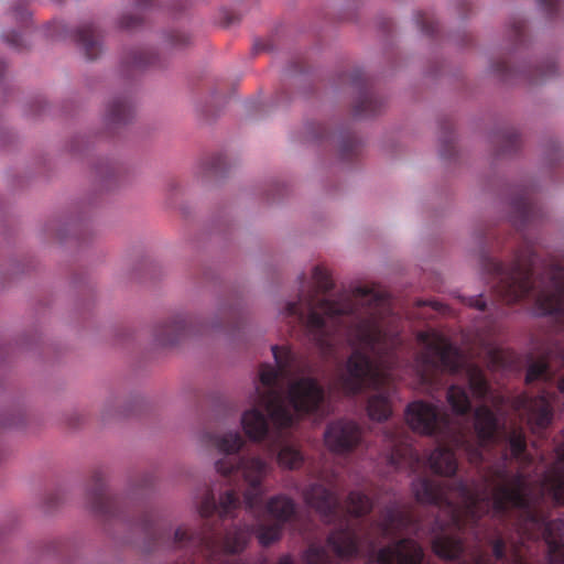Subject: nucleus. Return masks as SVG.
I'll return each mask as SVG.
<instances>
[{
	"label": "nucleus",
	"mask_w": 564,
	"mask_h": 564,
	"mask_svg": "<svg viewBox=\"0 0 564 564\" xmlns=\"http://www.w3.org/2000/svg\"><path fill=\"white\" fill-rule=\"evenodd\" d=\"M405 421L414 432L423 435H446L452 432L447 416L438 406L422 400L408 405Z\"/></svg>",
	"instance_id": "obj_6"
},
{
	"label": "nucleus",
	"mask_w": 564,
	"mask_h": 564,
	"mask_svg": "<svg viewBox=\"0 0 564 564\" xmlns=\"http://www.w3.org/2000/svg\"><path fill=\"white\" fill-rule=\"evenodd\" d=\"M558 389H560V392L563 394L564 397V377L560 380L558 382Z\"/></svg>",
	"instance_id": "obj_35"
},
{
	"label": "nucleus",
	"mask_w": 564,
	"mask_h": 564,
	"mask_svg": "<svg viewBox=\"0 0 564 564\" xmlns=\"http://www.w3.org/2000/svg\"><path fill=\"white\" fill-rule=\"evenodd\" d=\"M278 564H292V561L289 557H283Z\"/></svg>",
	"instance_id": "obj_36"
},
{
	"label": "nucleus",
	"mask_w": 564,
	"mask_h": 564,
	"mask_svg": "<svg viewBox=\"0 0 564 564\" xmlns=\"http://www.w3.org/2000/svg\"><path fill=\"white\" fill-rule=\"evenodd\" d=\"M475 305H477L479 308H482L484 307V304L481 303L480 300H476L475 301Z\"/></svg>",
	"instance_id": "obj_38"
},
{
	"label": "nucleus",
	"mask_w": 564,
	"mask_h": 564,
	"mask_svg": "<svg viewBox=\"0 0 564 564\" xmlns=\"http://www.w3.org/2000/svg\"><path fill=\"white\" fill-rule=\"evenodd\" d=\"M429 467L438 475H453L457 468L454 454L442 446L435 448L427 458Z\"/></svg>",
	"instance_id": "obj_13"
},
{
	"label": "nucleus",
	"mask_w": 564,
	"mask_h": 564,
	"mask_svg": "<svg viewBox=\"0 0 564 564\" xmlns=\"http://www.w3.org/2000/svg\"><path fill=\"white\" fill-rule=\"evenodd\" d=\"M294 512L293 502L286 497L272 498L267 506V516L274 520L272 525H260L257 529V538L262 545H269L280 535V523L289 520Z\"/></svg>",
	"instance_id": "obj_8"
},
{
	"label": "nucleus",
	"mask_w": 564,
	"mask_h": 564,
	"mask_svg": "<svg viewBox=\"0 0 564 564\" xmlns=\"http://www.w3.org/2000/svg\"><path fill=\"white\" fill-rule=\"evenodd\" d=\"M272 352L274 366L261 367L260 383L256 387V402L268 415L258 408L241 415L243 432L253 441L267 437L270 424L276 431L292 427L303 415L316 412L324 401V391L314 379L290 378L293 356L288 347H272Z\"/></svg>",
	"instance_id": "obj_2"
},
{
	"label": "nucleus",
	"mask_w": 564,
	"mask_h": 564,
	"mask_svg": "<svg viewBox=\"0 0 564 564\" xmlns=\"http://www.w3.org/2000/svg\"><path fill=\"white\" fill-rule=\"evenodd\" d=\"M348 502L350 512L355 514H362L370 509V500L361 492H351Z\"/></svg>",
	"instance_id": "obj_25"
},
{
	"label": "nucleus",
	"mask_w": 564,
	"mask_h": 564,
	"mask_svg": "<svg viewBox=\"0 0 564 564\" xmlns=\"http://www.w3.org/2000/svg\"><path fill=\"white\" fill-rule=\"evenodd\" d=\"M467 451L469 452L470 459H476L477 454H476V453H474L471 449H468V448H467Z\"/></svg>",
	"instance_id": "obj_37"
},
{
	"label": "nucleus",
	"mask_w": 564,
	"mask_h": 564,
	"mask_svg": "<svg viewBox=\"0 0 564 564\" xmlns=\"http://www.w3.org/2000/svg\"><path fill=\"white\" fill-rule=\"evenodd\" d=\"M531 522H532V525H539V527L544 525L543 523H540V522H539L538 520H535V519H532V521H531Z\"/></svg>",
	"instance_id": "obj_39"
},
{
	"label": "nucleus",
	"mask_w": 564,
	"mask_h": 564,
	"mask_svg": "<svg viewBox=\"0 0 564 564\" xmlns=\"http://www.w3.org/2000/svg\"><path fill=\"white\" fill-rule=\"evenodd\" d=\"M361 440V430L352 421H336L328 425L324 433L327 448L334 453H347L354 449Z\"/></svg>",
	"instance_id": "obj_7"
},
{
	"label": "nucleus",
	"mask_w": 564,
	"mask_h": 564,
	"mask_svg": "<svg viewBox=\"0 0 564 564\" xmlns=\"http://www.w3.org/2000/svg\"><path fill=\"white\" fill-rule=\"evenodd\" d=\"M553 400L549 395H542L536 399L520 397L516 401V409L525 415L528 423L532 429H543L551 421Z\"/></svg>",
	"instance_id": "obj_11"
},
{
	"label": "nucleus",
	"mask_w": 564,
	"mask_h": 564,
	"mask_svg": "<svg viewBox=\"0 0 564 564\" xmlns=\"http://www.w3.org/2000/svg\"><path fill=\"white\" fill-rule=\"evenodd\" d=\"M306 564H326L328 555L323 546L312 545L304 554Z\"/></svg>",
	"instance_id": "obj_26"
},
{
	"label": "nucleus",
	"mask_w": 564,
	"mask_h": 564,
	"mask_svg": "<svg viewBox=\"0 0 564 564\" xmlns=\"http://www.w3.org/2000/svg\"><path fill=\"white\" fill-rule=\"evenodd\" d=\"M238 505V496L232 492L228 491L225 496L220 498L219 502V512L220 513H228L231 509L236 508Z\"/></svg>",
	"instance_id": "obj_29"
},
{
	"label": "nucleus",
	"mask_w": 564,
	"mask_h": 564,
	"mask_svg": "<svg viewBox=\"0 0 564 564\" xmlns=\"http://www.w3.org/2000/svg\"><path fill=\"white\" fill-rule=\"evenodd\" d=\"M405 519L401 512L399 510L392 509L388 511L384 520L380 523V530L384 535H388L392 530L403 527Z\"/></svg>",
	"instance_id": "obj_23"
},
{
	"label": "nucleus",
	"mask_w": 564,
	"mask_h": 564,
	"mask_svg": "<svg viewBox=\"0 0 564 564\" xmlns=\"http://www.w3.org/2000/svg\"><path fill=\"white\" fill-rule=\"evenodd\" d=\"M276 459L281 467L294 469L301 466L303 456L294 444L283 443L280 446Z\"/></svg>",
	"instance_id": "obj_19"
},
{
	"label": "nucleus",
	"mask_w": 564,
	"mask_h": 564,
	"mask_svg": "<svg viewBox=\"0 0 564 564\" xmlns=\"http://www.w3.org/2000/svg\"><path fill=\"white\" fill-rule=\"evenodd\" d=\"M467 377L469 382V389L475 398L485 397L487 393V387L482 378L481 371L476 367H469L467 369Z\"/></svg>",
	"instance_id": "obj_22"
},
{
	"label": "nucleus",
	"mask_w": 564,
	"mask_h": 564,
	"mask_svg": "<svg viewBox=\"0 0 564 564\" xmlns=\"http://www.w3.org/2000/svg\"><path fill=\"white\" fill-rule=\"evenodd\" d=\"M412 490L417 501L437 503L442 500L441 490L430 480L420 478L412 484Z\"/></svg>",
	"instance_id": "obj_17"
},
{
	"label": "nucleus",
	"mask_w": 564,
	"mask_h": 564,
	"mask_svg": "<svg viewBox=\"0 0 564 564\" xmlns=\"http://www.w3.org/2000/svg\"><path fill=\"white\" fill-rule=\"evenodd\" d=\"M246 535L243 533H237V536L235 538V541L231 542L230 538L228 536L225 542V547L228 552L236 553L242 549V546L246 544Z\"/></svg>",
	"instance_id": "obj_30"
},
{
	"label": "nucleus",
	"mask_w": 564,
	"mask_h": 564,
	"mask_svg": "<svg viewBox=\"0 0 564 564\" xmlns=\"http://www.w3.org/2000/svg\"><path fill=\"white\" fill-rule=\"evenodd\" d=\"M405 448H400V449H397L395 454H391V456L389 457V462L391 465H398L399 464V458L405 453Z\"/></svg>",
	"instance_id": "obj_32"
},
{
	"label": "nucleus",
	"mask_w": 564,
	"mask_h": 564,
	"mask_svg": "<svg viewBox=\"0 0 564 564\" xmlns=\"http://www.w3.org/2000/svg\"><path fill=\"white\" fill-rule=\"evenodd\" d=\"M299 282V302H288L284 307L286 315H295L305 323L312 340L326 354L330 346L327 339L326 319L352 310L351 301L367 305L365 315L349 335L355 351L349 357L339 380L348 393H358L365 387L373 390L367 401V414L370 420L381 422L392 414L394 390L390 387L393 375L384 364H375L360 349H369L375 354L387 350L393 344L391 321L387 319L388 301L383 293L367 285L356 286L351 294H343L334 302L319 301L316 295L332 285L324 267L312 268L310 276L301 274Z\"/></svg>",
	"instance_id": "obj_1"
},
{
	"label": "nucleus",
	"mask_w": 564,
	"mask_h": 564,
	"mask_svg": "<svg viewBox=\"0 0 564 564\" xmlns=\"http://www.w3.org/2000/svg\"><path fill=\"white\" fill-rule=\"evenodd\" d=\"M215 505L212 500L207 499L200 507V513L203 516H208L215 509Z\"/></svg>",
	"instance_id": "obj_31"
},
{
	"label": "nucleus",
	"mask_w": 564,
	"mask_h": 564,
	"mask_svg": "<svg viewBox=\"0 0 564 564\" xmlns=\"http://www.w3.org/2000/svg\"><path fill=\"white\" fill-rule=\"evenodd\" d=\"M475 430L481 445L499 438V421L486 406L478 408L476 411Z\"/></svg>",
	"instance_id": "obj_12"
},
{
	"label": "nucleus",
	"mask_w": 564,
	"mask_h": 564,
	"mask_svg": "<svg viewBox=\"0 0 564 564\" xmlns=\"http://www.w3.org/2000/svg\"><path fill=\"white\" fill-rule=\"evenodd\" d=\"M447 402L452 406L453 411L457 414L465 413L470 406L469 394L463 387L458 384H453L448 389Z\"/></svg>",
	"instance_id": "obj_20"
},
{
	"label": "nucleus",
	"mask_w": 564,
	"mask_h": 564,
	"mask_svg": "<svg viewBox=\"0 0 564 564\" xmlns=\"http://www.w3.org/2000/svg\"><path fill=\"white\" fill-rule=\"evenodd\" d=\"M546 542L549 545V564H564V544L551 538L547 533ZM518 564H527L519 562Z\"/></svg>",
	"instance_id": "obj_24"
},
{
	"label": "nucleus",
	"mask_w": 564,
	"mask_h": 564,
	"mask_svg": "<svg viewBox=\"0 0 564 564\" xmlns=\"http://www.w3.org/2000/svg\"><path fill=\"white\" fill-rule=\"evenodd\" d=\"M495 552H496V555H497V556H501V555H502V553H501V551H500L499 546H496V547H495Z\"/></svg>",
	"instance_id": "obj_40"
},
{
	"label": "nucleus",
	"mask_w": 564,
	"mask_h": 564,
	"mask_svg": "<svg viewBox=\"0 0 564 564\" xmlns=\"http://www.w3.org/2000/svg\"><path fill=\"white\" fill-rule=\"evenodd\" d=\"M423 553L421 547L412 540H402L393 546L371 552V562L377 564H419Z\"/></svg>",
	"instance_id": "obj_10"
},
{
	"label": "nucleus",
	"mask_w": 564,
	"mask_h": 564,
	"mask_svg": "<svg viewBox=\"0 0 564 564\" xmlns=\"http://www.w3.org/2000/svg\"><path fill=\"white\" fill-rule=\"evenodd\" d=\"M422 351L414 361V371L422 381L440 368L454 370L460 362L457 350L436 330L423 332L417 335Z\"/></svg>",
	"instance_id": "obj_5"
},
{
	"label": "nucleus",
	"mask_w": 564,
	"mask_h": 564,
	"mask_svg": "<svg viewBox=\"0 0 564 564\" xmlns=\"http://www.w3.org/2000/svg\"><path fill=\"white\" fill-rule=\"evenodd\" d=\"M306 502L321 513H326L336 505V499L321 485H315L304 492Z\"/></svg>",
	"instance_id": "obj_15"
},
{
	"label": "nucleus",
	"mask_w": 564,
	"mask_h": 564,
	"mask_svg": "<svg viewBox=\"0 0 564 564\" xmlns=\"http://www.w3.org/2000/svg\"><path fill=\"white\" fill-rule=\"evenodd\" d=\"M532 283L531 274L528 271L517 270L510 278L505 296L509 301H516L529 292Z\"/></svg>",
	"instance_id": "obj_16"
},
{
	"label": "nucleus",
	"mask_w": 564,
	"mask_h": 564,
	"mask_svg": "<svg viewBox=\"0 0 564 564\" xmlns=\"http://www.w3.org/2000/svg\"><path fill=\"white\" fill-rule=\"evenodd\" d=\"M535 311L540 315L564 313V272L554 273L551 281L541 286L535 299Z\"/></svg>",
	"instance_id": "obj_9"
},
{
	"label": "nucleus",
	"mask_w": 564,
	"mask_h": 564,
	"mask_svg": "<svg viewBox=\"0 0 564 564\" xmlns=\"http://www.w3.org/2000/svg\"><path fill=\"white\" fill-rule=\"evenodd\" d=\"M185 330V322L182 319H174L164 324L158 335V340L161 344H173L176 337Z\"/></svg>",
	"instance_id": "obj_21"
},
{
	"label": "nucleus",
	"mask_w": 564,
	"mask_h": 564,
	"mask_svg": "<svg viewBox=\"0 0 564 564\" xmlns=\"http://www.w3.org/2000/svg\"><path fill=\"white\" fill-rule=\"evenodd\" d=\"M209 441L224 454V457L215 462V469L219 475L229 476L240 470L247 488L243 491L245 502L249 507H253L261 497L262 479L268 474L269 464L254 456L235 457L242 448L245 441L237 432H228L210 436Z\"/></svg>",
	"instance_id": "obj_4"
},
{
	"label": "nucleus",
	"mask_w": 564,
	"mask_h": 564,
	"mask_svg": "<svg viewBox=\"0 0 564 564\" xmlns=\"http://www.w3.org/2000/svg\"><path fill=\"white\" fill-rule=\"evenodd\" d=\"M508 440H509L512 455L514 457H519L522 454V452L524 451V446H525L522 433L520 431H512L509 434Z\"/></svg>",
	"instance_id": "obj_27"
},
{
	"label": "nucleus",
	"mask_w": 564,
	"mask_h": 564,
	"mask_svg": "<svg viewBox=\"0 0 564 564\" xmlns=\"http://www.w3.org/2000/svg\"><path fill=\"white\" fill-rule=\"evenodd\" d=\"M184 536H185V531H183L182 529H177L175 531V539L183 540Z\"/></svg>",
	"instance_id": "obj_34"
},
{
	"label": "nucleus",
	"mask_w": 564,
	"mask_h": 564,
	"mask_svg": "<svg viewBox=\"0 0 564 564\" xmlns=\"http://www.w3.org/2000/svg\"><path fill=\"white\" fill-rule=\"evenodd\" d=\"M545 528V531H551L553 529H556V530H560V528L562 527V523L560 521H556V522H553V523H550L547 525H544Z\"/></svg>",
	"instance_id": "obj_33"
},
{
	"label": "nucleus",
	"mask_w": 564,
	"mask_h": 564,
	"mask_svg": "<svg viewBox=\"0 0 564 564\" xmlns=\"http://www.w3.org/2000/svg\"><path fill=\"white\" fill-rule=\"evenodd\" d=\"M388 442H389V446H395L397 445L395 441H393V440H389Z\"/></svg>",
	"instance_id": "obj_41"
},
{
	"label": "nucleus",
	"mask_w": 564,
	"mask_h": 564,
	"mask_svg": "<svg viewBox=\"0 0 564 564\" xmlns=\"http://www.w3.org/2000/svg\"><path fill=\"white\" fill-rule=\"evenodd\" d=\"M551 495L557 503H564V445L558 449L557 460L553 468L544 476L535 489L532 481L518 476L509 480L500 477L496 480H486L473 489L460 485L455 494L462 502V508H452V520L457 527L464 514L480 517L492 509L502 512L508 506L528 507L533 500L534 491Z\"/></svg>",
	"instance_id": "obj_3"
},
{
	"label": "nucleus",
	"mask_w": 564,
	"mask_h": 564,
	"mask_svg": "<svg viewBox=\"0 0 564 564\" xmlns=\"http://www.w3.org/2000/svg\"><path fill=\"white\" fill-rule=\"evenodd\" d=\"M328 543L334 552L341 557L351 556L357 552V534L350 529L333 533Z\"/></svg>",
	"instance_id": "obj_14"
},
{
	"label": "nucleus",
	"mask_w": 564,
	"mask_h": 564,
	"mask_svg": "<svg viewBox=\"0 0 564 564\" xmlns=\"http://www.w3.org/2000/svg\"><path fill=\"white\" fill-rule=\"evenodd\" d=\"M540 378H547V368L543 361L532 364L527 373V381H533Z\"/></svg>",
	"instance_id": "obj_28"
},
{
	"label": "nucleus",
	"mask_w": 564,
	"mask_h": 564,
	"mask_svg": "<svg viewBox=\"0 0 564 564\" xmlns=\"http://www.w3.org/2000/svg\"><path fill=\"white\" fill-rule=\"evenodd\" d=\"M433 549L434 552L442 557L454 558L460 553L462 545L456 536L449 533H443L434 538Z\"/></svg>",
	"instance_id": "obj_18"
}]
</instances>
